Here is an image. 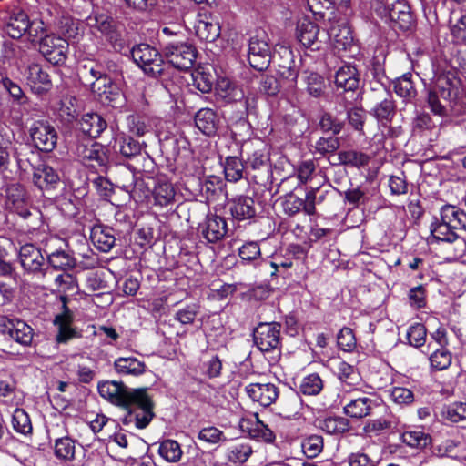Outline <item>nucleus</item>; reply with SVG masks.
Here are the masks:
<instances>
[{"mask_svg":"<svg viewBox=\"0 0 466 466\" xmlns=\"http://www.w3.org/2000/svg\"><path fill=\"white\" fill-rule=\"evenodd\" d=\"M100 396L124 410L121 421L146 428L154 418V402L145 388L130 389L121 381L107 380L98 383Z\"/></svg>","mask_w":466,"mask_h":466,"instance_id":"nucleus-1","label":"nucleus"},{"mask_svg":"<svg viewBox=\"0 0 466 466\" xmlns=\"http://www.w3.org/2000/svg\"><path fill=\"white\" fill-rule=\"evenodd\" d=\"M455 97L456 92L450 80L439 78L436 84L428 89L427 104L434 115L446 116Z\"/></svg>","mask_w":466,"mask_h":466,"instance_id":"nucleus-2","label":"nucleus"},{"mask_svg":"<svg viewBox=\"0 0 466 466\" xmlns=\"http://www.w3.org/2000/svg\"><path fill=\"white\" fill-rule=\"evenodd\" d=\"M163 52L168 63L182 71L190 69L197 58L196 47L187 41H169L165 44Z\"/></svg>","mask_w":466,"mask_h":466,"instance_id":"nucleus-3","label":"nucleus"},{"mask_svg":"<svg viewBox=\"0 0 466 466\" xmlns=\"http://www.w3.org/2000/svg\"><path fill=\"white\" fill-rule=\"evenodd\" d=\"M253 341L262 352H274L280 350L281 324L276 321L260 322L253 329Z\"/></svg>","mask_w":466,"mask_h":466,"instance_id":"nucleus-4","label":"nucleus"},{"mask_svg":"<svg viewBox=\"0 0 466 466\" xmlns=\"http://www.w3.org/2000/svg\"><path fill=\"white\" fill-rule=\"evenodd\" d=\"M130 54L133 61L145 73L153 76H160L163 73V57L155 47L147 44H139L130 50Z\"/></svg>","mask_w":466,"mask_h":466,"instance_id":"nucleus-5","label":"nucleus"},{"mask_svg":"<svg viewBox=\"0 0 466 466\" xmlns=\"http://www.w3.org/2000/svg\"><path fill=\"white\" fill-rule=\"evenodd\" d=\"M29 134L34 146L41 151L51 152L57 144V132L46 120H36L30 127Z\"/></svg>","mask_w":466,"mask_h":466,"instance_id":"nucleus-6","label":"nucleus"},{"mask_svg":"<svg viewBox=\"0 0 466 466\" xmlns=\"http://www.w3.org/2000/svg\"><path fill=\"white\" fill-rule=\"evenodd\" d=\"M1 20L5 32L14 39H19L28 30L29 16L19 6H10L3 14Z\"/></svg>","mask_w":466,"mask_h":466,"instance_id":"nucleus-7","label":"nucleus"},{"mask_svg":"<svg viewBox=\"0 0 466 466\" xmlns=\"http://www.w3.org/2000/svg\"><path fill=\"white\" fill-rule=\"evenodd\" d=\"M370 99L376 103L373 116L377 120L382 122L383 125L390 123L395 115V104L386 86L372 87Z\"/></svg>","mask_w":466,"mask_h":466,"instance_id":"nucleus-8","label":"nucleus"},{"mask_svg":"<svg viewBox=\"0 0 466 466\" xmlns=\"http://www.w3.org/2000/svg\"><path fill=\"white\" fill-rule=\"evenodd\" d=\"M0 329L2 333L23 346L30 345L33 340V329L22 319L3 316Z\"/></svg>","mask_w":466,"mask_h":466,"instance_id":"nucleus-9","label":"nucleus"},{"mask_svg":"<svg viewBox=\"0 0 466 466\" xmlns=\"http://www.w3.org/2000/svg\"><path fill=\"white\" fill-rule=\"evenodd\" d=\"M277 56L270 54L268 44L262 39L251 37L248 45V62L250 66L262 71L266 69L271 61L276 63Z\"/></svg>","mask_w":466,"mask_h":466,"instance_id":"nucleus-10","label":"nucleus"},{"mask_svg":"<svg viewBox=\"0 0 466 466\" xmlns=\"http://www.w3.org/2000/svg\"><path fill=\"white\" fill-rule=\"evenodd\" d=\"M99 32L106 37L112 48L118 53L126 54L128 51V46L124 37V26L114 18H110L104 25Z\"/></svg>","mask_w":466,"mask_h":466,"instance_id":"nucleus-11","label":"nucleus"},{"mask_svg":"<svg viewBox=\"0 0 466 466\" xmlns=\"http://www.w3.org/2000/svg\"><path fill=\"white\" fill-rule=\"evenodd\" d=\"M246 392L255 402L268 407L275 402L279 390L273 383H251L246 387Z\"/></svg>","mask_w":466,"mask_h":466,"instance_id":"nucleus-12","label":"nucleus"},{"mask_svg":"<svg viewBox=\"0 0 466 466\" xmlns=\"http://www.w3.org/2000/svg\"><path fill=\"white\" fill-rule=\"evenodd\" d=\"M328 35L333 41L335 48L339 50H346L353 41L352 33L346 17L331 24L328 28Z\"/></svg>","mask_w":466,"mask_h":466,"instance_id":"nucleus-13","label":"nucleus"},{"mask_svg":"<svg viewBox=\"0 0 466 466\" xmlns=\"http://www.w3.org/2000/svg\"><path fill=\"white\" fill-rule=\"evenodd\" d=\"M19 259L25 270L32 273L42 272L45 258L41 250L33 244H25L20 248Z\"/></svg>","mask_w":466,"mask_h":466,"instance_id":"nucleus-14","label":"nucleus"},{"mask_svg":"<svg viewBox=\"0 0 466 466\" xmlns=\"http://www.w3.org/2000/svg\"><path fill=\"white\" fill-rule=\"evenodd\" d=\"M26 80L31 90L38 95L46 93L52 87L50 76L39 65H30L26 71Z\"/></svg>","mask_w":466,"mask_h":466,"instance_id":"nucleus-15","label":"nucleus"},{"mask_svg":"<svg viewBox=\"0 0 466 466\" xmlns=\"http://www.w3.org/2000/svg\"><path fill=\"white\" fill-rule=\"evenodd\" d=\"M195 31L199 39L214 42L220 35L219 22L209 14H199L195 25Z\"/></svg>","mask_w":466,"mask_h":466,"instance_id":"nucleus-16","label":"nucleus"},{"mask_svg":"<svg viewBox=\"0 0 466 466\" xmlns=\"http://www.w3.org/2000/svg\"><path fill=\"white\" fill-rule=\"evenodd\" d=\"M33 182L41 190L55 189L60 182L58 172L47 165L34 167Z\"/></svg>","mask_w":466,"mask_h":466,"instance_id":"nucleus-17","label":"nucleus"},{"mask_svg":"<svg viewBox=\"0 0 466 466\" xmlns=\"http://www.w3.org/2000/svg\"><path fill=\"white\" fill-rule=\"evenodd\" d=\"M319 25L308 19H302L297 25L298 40L302 46L312 50L319 49Z\"/></svg>","mask_w":466,"mask_h":466,"instance_id":"nucleus-18","label":"nucleus"},{"mask_svg":"<svg viewBox=\"0 0 466 466\" xmlns=\"http://www.w3.org/2000/svg\"><path fill=\"white\" fill-rule=\"evenodd\" d=\"M82 78L91 86L92 91L102 89L103 83H109L106 69L101 64H86L80 69Z\"/></svg>","mask_w":466,"mask_h":466,"instance_id":"nucleus-19","label":"nucleus"},{"mask_svg":"<svg viewBox=\"0 0 466 466\" xmlns=\"http://www.w3.org/2000/svg\"><path fill=\"white\" fill-rule=\"evenodd\" d=\"M229 210L232 217L238 220L252 218L257 214L255 201L248 196H238L229 202Z\"/></svg>","mask_w":466,"mask_h":466,"instance_id":"nucleus-20","label":"nucleus"},{"mask_svg":"<svg viewBox=\"0 0 466 466\" xmlns=\"http://www.w3.org/2000/svg\"><path fill=\"white\" fill-rule=\"evenodd\" d=\"M307 5L315 15H319L325 19V11L336 8L339 12L343 13L346 16L350 10V0H306Z\"/></svg>","mask_w":466,"mask_h":466,"instance_id":"nucleus-21","label":"nucleus"},{"mask_svg":"<svg viewBox=\"0 0 466 466\" xmlns=\"http://www.w3.org/2000/svg\"><path fill=\"white\" fill-rule=\"evenodd\" d=\"M389 18L393 26L408 30L412 25L410 7L404 1H396L389 9Z\"/></svg>","mask_w":466,"mask_h":466,"instance_id":"nucleus-22","label":"nucleus"},{"mask_svg":"<svg viewBox=\"0 0 466 466\" xmlns=\"http://www.w3.org/2000/svg\"><path fill=\"white\" fill-rule=\"evenodd\" d=\"M227 232L228 227L224 218L216 215L207 218L202 233L208 242L215 243L221 240Z\"/></svg>","mask_w":466,"mask_h":466,"instance_id":"nucleus-23","label":"nucleus"},{"mask_svg":"<svg viewBox=\"0 0 466 466\" xmlns=\"http://www.w3.org/2000/svg\"><path fill=\"white\" fill-rule=\"evenodd\" d=\"M72 320V313L66 307V302H64L62 313L56 315L54 319V324L58 327V333L56 335L57 342L66 343L70 339L77 336L76 331L70 326Z\"/></svg>","mask_w":466,"mask_h":466,"instance_id":"nucleus-24","label":"nucleus"},{"mask_svg":"<svg viewBox=\"0 0 466 466\" xmlns=\"http://www.w3.org/2000/svg\"><path fill=\"white\" fill-rule=\"evenodd\" d=\"M370 159L371 157L364 152L350 149L339 151L336 159L329 160V163L333 166L344 165L360 168L368 166Z\"/></svg>","mask_w":466,"mask_h":466,"instance_id":"nucleus-25","label":"nucleus"},{"mask_svg":"<svg viewBox=\"0 0 466 466\" xmlns=\"http://www.w3.org/2000/svg\"><path fill=\"white\" fill-rule=\"evenodd\" d=\"M335 83L338 87H341L345 91H355L360 85L357 68L351 65L342 66L336 72Z\"/></svg>","mask_w":466,"mask_h":466,"instance_id":"nucleus-26","label":"nucleus"},{"mask_svg":"<svg viewBox=\"0 0 466 466\" xmlns=\"http://www.w3.org/2000/svg\"><path fill=\"white\" fill-rule=\"evenodd\" d=\"M376 406L374 400L360 397L350 400L343 408L344 413L351 418L361 419L371 414Z\"/></svg>","mask_w":466,"mask_h":466,"instance_id":"nucleus-27","label":"nucleus"},{"mask_svg":"<svg viewBox=\"0 0 466 466\" xmlns=\"http://www.w3.org/2000/svg\"><path fill=\"white\" fill-rule=\"evenodd\" d=\"M114 368L119 375L137 377L145 373L147 366L135 357H119L115 360Z\"/></svg>","mask_w":466,"mask_h":466,"instance_id":"nucleus-28","label":"nucleus"},{"mask_svg":"<svg viewBox=\"0 0 466 466\" xmlns=\"http://www.w3.org/2000/svg\"><path fill=\"white\" fill-rule=\"evenodd\" d=\"M76 154L82 160L96 161L99 166H104L106 161L102 146L90 139L77 145Z\"/></svg>","mask_w":466,"mask_h":466,"instance_id":"nucleus-29","label":"nucleus"},{"mask_svg":"<svg viewBox=\"0 0 466 466\" xmlns=\"http://www.w3.org/2000/svg\"><path fill=\"white\" fill-rule=\"evenodd\" d=\"M90 238L94 245L102 252L110 251L116 241L113 229L102 225H95L91 228Z\"/></svg>","mask_w":466,"mask_h":466,"instance_id":"nucleus-30","label":"nucleus"},{"mask_svg":"<svg viewBox=\"0 0 466 466\" xmlns=\"http://www.w3.org/2000/svg\"><path fill=\"white\" fill-rule=\"evenodd\" d=\"M106 122L96 113H86L79 121L80 130L90 137H97L106 129Z\"/></svg>","mask_w":466,"mask_h":466,"instance_id":"nucleus-31","label":"nucleus"},{"mask_svg":"<svg viewBox=\"0 0 466 466\" xmlns=\"http://www.w3.org/2000/svg\"><path fill=\"white\" fill-rule=\"evenodd\" d=\"M152 195L156 205L166 207L174 202L176 190L170 182L157 179L153 187Z\"/></svg>","mask_w":466,"mask_h":466,"instance_id":"nucleus-32","label":"nucleus"},{"mask_svg":"<svg viewBox=\"0 0 466 466\" xmlns=\"http://www.w3.org/2000/svg\"><path fill=\"white\" fill-rule=\"evenodd\" d=\"M218 122L216 113L209 108H202L195 116L196 127L208 136H212L216 133Z\"/></svg>","mask_w":466,"mask_h":466,"instance_id":"nucleus-33","label":"nucleus"},{"mask_svg":"<svg viewBox=\"0 0 466 466\" xmlns=\"http://www.w3.org/2000/svg\"><path fill=\"white\" fill-rule=\"evenodd\" d=\"M217 92L218 96L227 103L240 101L244 98V91L242 88L228 78H220L218 80Z\"/></svg>","mask_w":466,"mask_h":466,"instance_id":"nucleus-34","label":"nucleus"},{"mask_svg":"<svg viewBox=\"0 0 466 466\" xmlns=\"http://www.w3.org/2000/svg\"><path fill=\"white\" fill-rule=\"evenodd\" d=\"M429 348L432 349V352L429 356L431 368L435 371H441L449 369L452 363V353L448 348H434L430 342Z\"/></svg>","mask_w":466,"mask_h":466,"instance_id":"nucleus-35","label":"nucleus"},{"mask_svg":"<svg viewBox=\"0 0 466 466\" xmlns=\"http://www.w3.org/2000/svg\"><path fill=\"white\" fill-rule=\"evenodd\" d=\"M366 76L372 78L376 82V86H385L384 81L387 80L385 73V57L374 56L369 63L366 71Z\"/></svg>","mask_w":466,"mask_h":466,"instance_id":"nucleus-36","label":"nucleus"},{"mask_svg":"<svg viewBox=\"0 0 466 466\" xmlns=\"http://www.w3.org/2000/svg\"><path fill=\"white\" fill-rule=\"evenodd\" d=\"M324 381L318 373H311L302 378L299 390L303 395L316 396L321 392Z\"/></svg>","mask_w":466,"mask_h":466,"instance_id":"nucleus-37","label":"nucleus"},{"mask_svg":"<svg viewBox=\"0 0 466 466\" xmlns=\"http://www.w3.org/2000/svg\"><path fill=\"white\" fill-rule=\"evenodd\" d=\"M48 264L57 270L66 271L76 266V259L64 250H56L47 257Z\"/></svg>","mask_w":466,"mask_h":466,"instance_id":"nucleus-38","label":"nucleus"},{"mask_svg":"<svg viewBox=\"0 0 466 466\" xmlns=\"http://www.w3.org/2000/svg\"><path fill=\"white\" fill-rule=\"evenodd\" d=\"M337 376L341 382L349 386L358 385L360 381L358 370L344 360H339L337 363Z\"/></svg>","mask_w":466,"mask_h":466,"instance_id":"nucleus-39","label":"nucleus"},{"mask_svg":"<svg viewBox=\"0 0 466 466\" xmlns=\"http://www.w3.org/2000/svg\"><path fill=\"white\" fill-rule=\"evenodd\" d=\"M282 53L286 59L283 63L278 64V73L282 78L287 79L293 84L296 82L298 77V69L296 68L292 59V52L288 48H283Z\"/></svg>","mask_w":466,"mask_h":466,"instance_id":"nucleus-40","label":"nucleus"},{"mask_svg":"<svg viewBox=\"0 0 466 466\" xmlns=\"http://www.w3.org/2000/svg\"><path fill=\"white\" fill-rule=\"evenodd\" d=\"M158 453L168 462H177L183 454L179 443L170 439L165 440L160 443Z\"/></svg>","mask_w":466,"mask_h":466,"instance_id":"nucleus-41","label":"nucleus"},{"mask_svg":"<svg viewBox=\"0 0 466 466\" xmlns=\"http://www.w3.org/2000/svg\"><path fill=\"white\" fill-rule=\"evenodd\" d=\"M410 73H407L394 81L395 93L407 100L415 97L417 94Z\"/></svg>","mask_w":466,"mask_h":466,"instance_id":"nucleus-42","label":"nucleus"},{"mask_svg":"<svg viewBox=\"0 0 466 466\" xmlns=\"http://www.w3.org/2000/svg\"><path fill=\"white\" fill-rule=\"evenodd\" d=\"M246 165L247 167H251L253 170L268 168L269 156L266 147L260 145L259 147L255 148L253 152L248 155Z\"/></svg>","mask_w":466,"mask_h":466,"instance_id":"nucleus-43","label":"nucleus"},{"mask_svg":"<svg viewBox=\"0 0 466 466\" xmlns=\"http://www.w3.org/2000/svg\"><path fill=\"white\" fill-rule=\"evenodd\" d=\"M431 233L432 238L438 241L453 242L458 238L455 229L445 224L441 218L431 224Z\"/></svg>","mask_w":466,"mask_h":466,"instance_id":"nucleus-44","label":"nucleus"},{"mask_svg":"<svg viewBox=\"0 0 466 466\" xmlns=\"http://www.w3.org/2000/svg\"><path fill=\"white\" fill-rule=\"evenodd\" d=\"M75 441L69 437H62L55 441V455L61 460L72 461L75 458Z\"/></svg>","mask_w":466,"mask_h":466,"instance_id":"nucleus-45","label":"nucleus"},{"mask_svg":"<svg viewBox=\"0 0 466 466\" xmlns=\"http://www.w3.org/2000/svg\"><path fill=\"white\" fill-rule=\"evenodd\" d=\"M244 165L237 157L226 158L224 166L225 177L229 182H238L243 177Z\"/></svg>","mask_w":466,"mask_h":466,"instance_id":"nucleus-46","label":"nucleus"},{"mask_svg":"<svg viewBox=\"0 0 466 466\" xmlns=\"http://www.w3.org/2000/svg\"><path fill=\"white\" fill-rule=\"evenodd\" d=\"M13 429L23 435L32 432V423L29 415L23 409H15L12 416Z\"/></svg>","mask_w":466,"mask_h":466,"instance_id":"nucleus-47","label":"nucleus"},{"mask_svg":"<svg viewBox=\"0 0 466 466\" xmlns=\"http://www.w3.org/2000/svg\"><path fill=\"white\" fill-rule=\"evenodd\" d=\"M443 419L457 423L466 420V403L454 402L448 406L443 407L441 410Z\"/></svg>","mask_w":466,"mask_h":466,"instance_id":"nucleus-48","label":"nucleus"},{"mask_svg":"<svg viewBox=\"0 0 466 466\" xmlns=\"http://www.w3.org/2000/svg\"><path fill=\"white\" fill-rule=\"evenodd\" d=\"M252 451V448L248 443H236L228 449L227 457L231 462L243 463L249 458Z\"/></svg>","mask_w":466,"mask_h":466,"instance_id":"nucleus-49","label":"nucleus"},{"mask_svg":"<svg viewBox=\"0 0 466 466\" xmlns=\"http://www.w3.org/2000/svg\"><path fill=\"white\" fill-rule=\"evenodd\" d=\"M349 420L343 417H329L320 423L321 430L329 434L343 433L349 430Z\"/></svg>","mask_w":466,"mask_h":466,"instance_id":"nucleus-50","label":"nucleus"},{"mask_svg":"<svg viewBox=\"0 0 466 466\" xmlns=\"http://www.w3.org/2000/svg\"><path fill=\"white\" fill-rule=\"evenodd\" d=\"M397 421L393 416L389 415L385 418H379L369 420L364 426V431L366 433H376L379 434L386 430L395 429Z\"/></svg>","mask_w":466,"mask_h":466,"instance_id":"nucleus-51","label":"nucleus"},{"mask_svg":"<svg viewBox=\"0 0 466 466\" xmlns=\"http://www.w3.org/2000/svg\"><path fill=\"white\" fill-rule=\"evenodd\" d=\"M402 441L410 447L422 449L431 443V437L422 431L414 430L405 431L402 434Z\"/></svg>","mask_w":466,"mask_h":466,"instance_id":"nucleus-52","label":"nucleus"},{"mask_svg":"<svg viewBox=\"0 0 466 466\" xmlns=\"http://www.w3.org/2000/svg\"><path fill=\"white\" fill-rule=\"evenodd\" d=\"M102 89L95 90L94 93H96L101 100L106 101L112 104L113 106H116V104L121 99V92L118 87L113 84L111 78H109V83H103L101 85Z\"/></svg>","mask_w":466,"mask_h":466,"instance_id":"nucleus-53","label":"nucleus"},{"mask_svg":"<svg viewBox=\"0 0 466 466\" xmlns=\"http://www.w3.org/2000/svg\"><path fill=\"white\" fill-rule=\"evenodd\" d=\"M2 84L5 89L14 98V100L17 102L20 106H24L25 110L30 108L29 100L27 96L25 95L24 91L17 84H15L7 77L2 80Z\"/></svg>","mask_w":466,"mask_h":466,"instance_id":"nucleus-54","label":"nucleus"},{"mask_svg":"<svg viewBox=\"0 0 466 466\" xmlns=\"http://www.w3.org/2000/svg\"><path fill=\"white\" fill-rule=\"evenodd\" d=\"M256 422L249 429V434L252 438L264 441L266 442H273L275 441L274 432L259 420L258 414L255 415Z\"/></svg>","mask_w":466,"mask_h":466,"instance_id":"nucleus-55","label":"nucleus"},{"mask_svg":"<svg viewBox=\"0 0 466 466\" xmlns=\"http://www.w3.org/2000/svg\"><path fill=\"white\" fill-rule=\"evenodd\" d=\"M302 450L307 457H317L323 450V438L319 435L309 436L302 442Z\"/></svg>","mask_w":466,"mask_h":466,"instance_id":"nucleus-56","label":"nucleus"},{"mask_svg":"<svg viewBox=\"0 0 466 466\" xmlns=\"http://www.w3.org/2000/svg\"><path fill=\"white\" fill-rule=\"evenodd\" d=\"M427 329L421 323H415L407 331L409 343L416 348L421 347L426 341Z\"/></svg>","mask_w":466,"mask_h":466,"instance_id":"nucleus-57","label":"nucleus"},{"mask_svg":"<svg viewBox=\"0 0 466 466\" xmlns=\"http://www.w3.org/2000/svg\"><path fill=\"white\" fill-rule=\"evenodd\" d=\"M238 256L243 261L253 262L260 258L261 251L258 242L248 241L238 249Z\"/></svg>","mask_w":466,"mask_h":466,"instance_id":"nucleus-58","label":"nucleus"},{"mask_svg":"<svg viewBox=\"0 0 466 466\" xmlns=\"http://www.w3.org/2000/svg\"><path fill=\"white\" fill-rule=\"evenodd\" d=\"M340 146L339 137L334 136L329 137H319L314 146L315 151L322 156L334 153Z\"/></svg>","mask_w":466,"mask_h":466,"instance_id":"nucleus-59","label":"nucleus"},{"mask_svg":"<svg viewBox=\"0 0 466 466\" xmlns=\"http://www.w3.org/2000/svg\"><path fill=\"white\" fill-rule=\"evenodd\" d=\"M7 198L15 208H21L26 199L25 187L17 183L11 184L6 189Z\"/></svg>","mask_w":466,"mask_h":466,"instance_id":"nucleus-60","label":"nucleus"},{"mask_svg":"<svg viewBox=\"0 0 466 466\" xmlns=\"http://www.w3.org/2000/svg\"><path fill=\"white\" fill-rule=\"evenodd\" d=\"M338 346L340 350L351 352L356 348V339L351 329L348 327L342 328L338 336Z\"/></svg>","mask_w":466,"mask_h":466,"instance_id":"nucleus-61","label":"nucleus"},{"mask_svg":"<svg viewBox=\"0 0 466 466\" xmlns=\"http://www.w3.org/2000/svg\"><path fill=\"white\" fill-rule=\"evenodd\" d=\"M60 46H68L67 40L54 35H45L39 43V50L43 55H49Z\"/></svg>","mask_w":466,"mask_h":466,"instance_id":"nucleus-62","label":"nucleus"},{"mask_svg":"<svg viewBox=\"0 0 466 466\" xmlns=\"http://www.w3.org/2000/svg\"><path fill=\"white\" fill-rule=\"evenodd\" d=\"M319 127L323 132H330L335 136L340 133L343 124L331 116V114L323 113L319 120Z\"/></svg>","mask_w":466,"mask_h":466,"instance_id":"nucleus-63","label":"nucleus"},{"mask_svg":"<svg viewBox=\"0 0 466 466\" xmlns=\"http://www.w3.org/2000/svg\"><path fill=\"white\" fill-rule=\"evenodd\" d=\"M451 35L458 43H466V11H461L456 22L451 25Z\"/></svg>","mask_w":466,"mask_h":466,"instance_id":"nucleus-64","label":"nucleus"}]
</instances>
